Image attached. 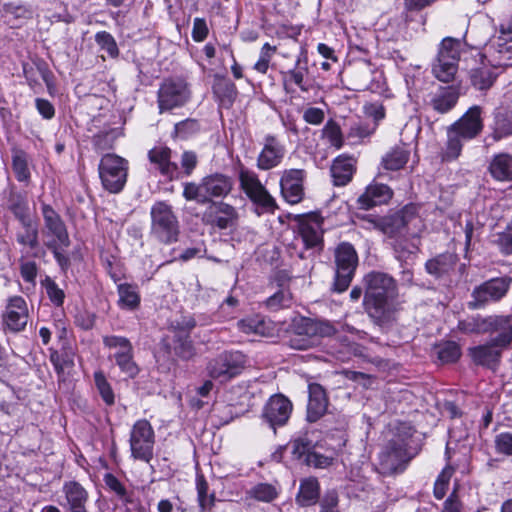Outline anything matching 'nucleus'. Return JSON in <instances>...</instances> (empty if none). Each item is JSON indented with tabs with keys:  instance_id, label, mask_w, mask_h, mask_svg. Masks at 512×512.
Masks as SVG:
<instances>
[{
	"instance_id": "nucleus-1",
	"label": "nucleus",
	"mask_w": 512,
	"mask_h": 512,
	"mask_svg": "<svg viewBox=\"0 0 512 512\" xmlns=\"http://www.w3.org/2000/svg\"><path fill=\"white\" fill-rule=\"evenodd\" d=\"M459 327L468 333H498L488 343L470 349L475 363L492 369L499 363L503 349L512 343V315L478 316L460 322Z\"/></svg>"
},
{
	"instance_id": "nucleus-2",
	"label": "nucleus",
	"mask_w": 512,
	"mask_h": 512,
	"mask_svg": "<svg viewBox=\"0 0 512 512\" xmlns=\"http://www.w3.org/2000/svg\"><path fill=\"white\" fill-rule=\"evenodd\" d=\"M364 281L366 312L377 323L388 321L396 310V281L392 276L382 272H371L365 276Z\"/></svg>"
},
{
	"instance_id": "nucleus-3",
	"label": "nucleus",
	"mask_w": 512,
	"mask_h": 512,
	"mask_svg": "<svg viewBox=\"0 0 512 512\" xmlns=\"http://www.w3.org/2000/svg\"><path fill=\"white\" fill-rule=\"evenodd\" d=\"M482 108L470 107L464 115L447 129V144L442 158L452 161L459 157L464 142L476 138L483 130Z\"/></svg>"
},
{
	"instance_id": "nucleus-4",
	"label": "nucleus",
	"mask_w": 512,
	"mask_h": 512,
	"mask_svg": "<svg viewBox=\"0 0 512 512\" xmlns=\"http://www.w3.org/2000/svg\"><path fill=\"white\" fill-rule=\"evenodd\" d=\"M294 331L289 338V346L296 350H307L319 344L320 338L332 336L336 330L326 320L301 318L294 322Z\"/></svg>"
},
{
	"instance_id": "nucleus-5",
	"label": "nucleus",
	"mask_w": 512,
	"mask_h": 512,
	"mask_svg": "<svg viewBox=\"0 0 512 512\" xmlns=\"http://www.w3.org/2000/svg\"><path fill=\"white\" fill-rule=\"evenodd\" d=\"M238 180L240 189L256 206L258 214L274 212L277 208L276 200L262 184L255 171L241 166L238 171Z\"/></svg>"
},
{
	"instance_id": "nucleus-6",
	"label": "nucleus",
	"mask_w": 512,
	"mask_h": 512,
	"mask_svg": "<svg viewBox=\"0 0 512 512\" xmlns=\"http://www.w3.org/2000/svg\"><path fill=\"white\" fill-rule=\"evenodd\" d=\"M462 51L460 39L445 37L439 44L436 60L432 66L433 75L442 82H450L458 71Z\"/></svg>"
},
{
	"instance_id": "nucleus-7",
	"label": "nucleus",
	"mask_w": 512,
	"mask_h": 512,
	"mask_svg": "<svg viewBox=\"0 0 512 512\" xmlns=\"http://www.w3.org/2000/svg\"><path fill=\"white\" fill-rule=\"evenodd\" d=\"M151 234L160 242L173 243L178 240L180 226L172 207L165 202H156L150 211Z\"/></svg>"
},
{
	"instance_id": "nucleus-8",
	"label": "nucleus",
	"mask_w": 512,
	"mask_h": 512,
	"mask_svg": "<svg viewBox=\"0 0 512 512\" xmlns=\"http://www.w3.org/2000/svg\"><path fill=\"white\" fill-rule=\"evenodd\" d=\"M42 215L44 219V244L53 252L55 258H60V250L70 245L66 226L59 214L50 205H42Z\"/></svg>"
},
{
	"instance_id": "nucleus-9",
	"label": "nucleus",
	"mask_w": 512,
	"mask_h": 512,
	"mask_svg": "<svg viewBox=\"0 0 512 512\" xmlns=\"http://www.w3.org/2000/svg\"><path fill=\"white\" fill-rule=\"evenodd\" d=\"M98 170L106 190L118 193L123 189L128 171V162L124 158L116 154H106L101 158Z\"/></svg>"
},
{
	"instance_id": "nucleus-10",
	"label": "nucleus",
	"mask_w": 512,
	"mask_h": 512,
	"mask_svg": "<svg viewBox=\"0 0 512 512\" xmlns=\"http://www.w3.org/2000/svg\"><path fill=\"white\" fill-rule=\"evenodd\" d=\"M131 456L135 460L149 463L153 458L155 434L154 430L146 419L138 420L132 426L130 432Z\"/></svg>"
},
{
	"instance_id": "nucleus-11",
	"label": "nucleus",
	"mask_w": 512,
	"mask_h": 512,
	"mask_svg": "<svg viewBox=\"0 0 512 512\" xmlns=\"http://www.w3.org/2000/svg\"><path fill=\"white\" fill-rule=\"evenodd\" d=\"M335 264L334 287L337 292H343L349 287L358 264V255L353 245L343 242L337 246Z\"/></svg>"
},
{
	"instance_id": "nucleus-12",
	"label": "nucleus",
	"mask_w": 512,
	"mask_h": 512,
	"mask_svg": "<svg viewBox=\"0 0 512 512\" xmlns=\"http://www.w3.org/2000/svg\"><path fill=\"white\" fill-rule=\"evenodd\" d=\"M246 363L245 355L239 351H226L213 358L207 365L208 375L226 382L239 375Z\"/></svg>"
},
{
	"instance_id": "nucleus-13",
	"label": "nucleus",
	"mask_w": 512,
	"mask_h": 512,
	"mask_svg": "<svg viewBox=\"0 0 512 512\" xmlns=\"http://www.w3.org/2000/svg\"><path fill=\"white\" fill-rule=\"evenodd\" d=\"M511 283L512 278L509 276L492 278L482 283L474 288L472 292L473 300L469 302V307L480 309L490 302L501 300L510 289Z\"/></svg>"
},
{
	"instance_id": "nucleus-14",
	"label": "nucleus",
	"mask_w": 512,
	"mask_h": 512,
	"mask_svg": "<svg viewBox=\"0 0 512 512\" xmlns=\"http://www.w3.org/2000/svg\"><path fill=\"white\" fill-rule=\"evenodd\" d=\"M187 83L181 79H167L158 90V107L160 113L184 106L190 98Z\"/></svg>"
},
{
	"instance_id": "nucleus-15",
	"label": "nucleus",
	"mask_w": 512,
	"mask_h": 512,
	"mask_svg": "<svg viewBox=\"0 0 512 512\" xmlns=\"http://www.w3.org/2000/svg\"><path fill=\"white\" fill-rule=\"evenodd\" d=\"M322 224L323 218L316 213L299 218L296 229V239H301L305 249H321Z\"/></svg>"
},
{
	"instance_id": "nucleus-16",
	"label": "nucleus",
	"mask_w": 512,
	"mask_h": 512,
	"mask_svg": "<svg viewBox=\"0 0 512 512\" xmlns=\"http://www.w3.org/2000/svg\"><path fill=\"white\" fill-rule=\"evenodd\" d=\"M406 446L407 443L404 439L389 442L388 446L380 453L382 473L393 474L404 470L407 462Z\"/></svg>"
},
{
	"instance_id": "nucleus-17",
	"label": "nucleus",
	"mask_w": 512,
	"mask_h": 512,
	"mask_svg": "<svg viewBox=\"0 0 512 512\" xmlns=\"http://www.w3.org/2000/svg\"><path fill=\"white\" fill-rule=\"evenodd\" d=\"M291 401L282 394H276L269 398L263 409V419L274 430L277 426L287 423L292 413Z\"/></svg>"
},
{
	"instance_id": "nucleus-18",
	"label": "nucleus",
	"mask_w": 512,
	"mask_h": 512,
	"mask_svg": "<svg viewBox=\"0 0 512 512\" xmlns=\"http://www.w3.org/2000/svg\"><path fill=\"white\" fill-rule=\"evenodd\" d=\"M285 146L274 135L264 137L263 148L261 149L256 166L259 170L267 171L279 166L285 156Z\"/></svg>"
},
{
	"instance_id": "nucleus-19",
	"label": "nucleus",
	"mask_w": 512,
	"mask_h": 512,
	"mask_svg": "<svg viewBox=\"0 0 512 512\" xmlns=\"http://www.w3.org/2000/svg\"><path fill=\"white\" fill-rule=\"evenodd\" d=\"M305 171L302 169L284 170L280 178V189L283 198L290 204L299 203L304 195L303 181Z\"/></svg>"
},
{
	"instance_id": "nucleus-20",
	"label": "nucleus",
	"mask_w": 512,
	"mask_h": 512,
	"mask_svg": "<svg viewBox=\"0 0 512 512\" xmlns=\"http://www.w3.org/2000/svg\"><path fill=\"white\" fill-rule=\"evenodd\" d=\"M66 503L63 505L67 512H88V491L76 481L65 482L62 488Z\"/></svg>"
},
{
	"instance_id": "nucleus-21",
	"label": "nucleus",
	"mask_w": 512,
	"mask_h": 512,
	"mask_svg": "<svg viewBox=\"0 0 512 512\" xmlns=\"http://www.w3.org/2000/svg\"><path fill=\"white\" fill-rule=\"evenodd\" d=\"M233 187V182L229 176L215 173L208 175L202 179V188L206 198V203L212 198L227 196Z\"/></svg>"
},
{
	"instance_id": "nucleus-22",
	"label": "nucleus",
	"mask_w": 512,
	"mask_h": 512,
	"mask_svg": "<svg viewBox=\"0 0 512 512\" xmlns=\"http://www.w3.org/2000/svg\"><path fill=\"white\" fill-rule=\"evenodd\" d=\"M209 222L219 229H227L234 226L238 219V213L232 205L225 202H214L207 213Z\"/></svg>"
},
{
	"instance_id": "nucleus-23",
	"label": "nucleus",
	"mask_w": 512,
	"mask_h": 512,
	"mask_svg": "<svg viewBox=\"0 0 512 512\" xmlns=\"http://www.w3.org/2000/svg\"><path fill=\"white\" fill-rule=\"evenodd\" d=\"M27 306L20 296L10 298L4 316V322L12 331L22 330L27 323Z\"/></svg>"
},
{
	"instance_id": "nucleus-24",
	"label": "nucleus",
	"mask_w": 512,
	"mask_h": 512,
	"mask_svg": "<svg viewBox=\"0 0 512 512\" xmlns=\"http://www.w3.org/2000/svg\"><path fill=\"white\" fill-rule=\"evenodd\" d=\"M150 164L163 176L172 179L178 172L177 165L171 161V150L165 146L152 148L148 153Z\"/></svg>"
},
{
	"instance_id": "nucleus-25",
	"label": "nucleus",
	"mask_w": 512,
	"mask_h": 512,
	"mask_svg": "<svg viewBox=\"0 0 512 512\" xmlns=\"http://www.w3.org/2000/svg\"><path fill=\"white\" fill-rule=\"evenodd\" d=\"M308 391L307 418L310 422H315L326 412L328 399L324 388L320 384H310Z\"/></svg>"
},
{
	"instance_id": "nucleus-26",
	"label": "nucleus",
	"mask_w": 512,
	"mask_h": 512,
	"mask_svg": "<svg viewBox=\"0 0 512 512\" xmlns=\"http://www.w3.org/2000/svg\"><path fill=\"white\" fill-rule=\"evenodd\" d=\"M392 197L391 189L384 184L369 185L365 192L358 198L362 209H370L374 206L387 203Z\"/></svg>"
},
{
	"instance_id": "nucleus-27",
	"label": "nucleus",
	"mask_w": 512,
	"mask_h": 512,
	"mask_svg": "<svg viewBox=\"0 0 512 512\" xmlns=\"http://www.w3.org/2000/svg\"><path fill=\"white\" fill-rule=\"evenodd\" d=\"M238 329L249 336L266 337L272 334L271 322L261 315L245 317L237 322Z\"/></svg>"
},
{
	"instance_id": "nucleus-28",
	"label": "nucleus",
	"mask_w": 512,
	"mask_h": 512,
	"mask_svg": "<svg viewBox=\"0 0 512 512\" xmlns=\"http://www.w3.org/2000/svg\"><path fill=\"white\" fill-rule=\"evenodd\" d=\"M488 170L497 181H512V155L504 152L494 155Z\"/></svg>"
},
{
	"instance_id": "nucleus-29",
	"label": "nucleus",
	"mask_w": 512,
	"mask_h": 512,
	"mask_svg": "<svg viewBox=\"0 0 512 512\" xmlns=\"http://www.w3.org/2000/svg\"><path fill=\"white\" fill-rule=\"evenodd\" d=\"M308 72L307 57L305 54H301L296 60L295 68L283 73V82L285 87L290 83H294L301 91L308 92L309 87L304 82Z\"/></svg>"
},
{
	"instance_id": "nucleus-30",
	"label": "nucleus",
	"mask_w": 512,
	"mask_h": 512,
	"mask_svg": "<svg viewBox=\"0 0 512 512\" xmlns=\"http://www.w3.org/2000/svg\"><path fill=\"white\" fill-rule=\"evenodd\" d=\"M354 172L353 159L349 157H337L331 166V175L334 185L344 186L352 178Z\"/></svg>"
},
{
	"instance_id": "nucleus-31",
	"label": "nucleus",
	"mask_w": 512,
	"mask_h": 512,
	"mask_svg": "<svg viewBox=\"0 0 512 512\" xmlns=\"http://www.w3.org/2000/svg\"><path fill=\"white\" fill-rule=\"evenodd\" d=\"M495 70L496 68L490 67L484 63L471 69L470 80L472 85L479 90L490 88L497 77Z\"/></svg>"
},
{
	"instance_id": "nucleus-32",
	"label": "nucleus",
	"mask_w": 512,
	"mask_h": 512,
	"mask_svg": "<svg viewBox=\"0 0 512 512\" xmlns=\"http://www.w3.org/2000/svg\"><path fill=\"white\" fill-rule=\"evenodd\" d=\"M319 492L318 480L313 477L306 478L300 483L296 500L301 506L314 505L319 499Z\"/></svg>"
},
{
	"instance_id": "nucleus-33",
	"label": "nucleus",
	"mask_w": 512,
	"mask_h": 512,
	"mask_svg": "<svg viewBox=\"0 0 512 512\" xmlns=\"http://www.w3.org/2000/svg\"><path fill=\"white\" fill-rule=\"evenodd\" d=\"M12 169L19 182L28 184L31 178L30 158L26 152L14 149L12 152Z\"/></svg>"
},
{
	"instance_id": "nucleus-34",
	"label": "nucleus",
	"mask_w": 512,
	"mask_h": 512,
	"mask_svg": "<svg viewBox=\"0 0 512 512\" xmlns=\"http://www.w3.org/2000/svg\"><path fill=\"white\" fill-rule=\"evenodd\" d=\"M21 229L16 234L17 242L23 246H27L30 249H34L38 246V222L35 218L20 222Z\"/></svg>"
},
{
	"instance_id": "nucleus-35",
	"label": "nucleus",
	"mask_w": 512,
	"mask_h": 512,
	"mask_svg": "<svg viewBox=\"0 0 512 512\" xmlns=\"http://www.w3.org/2000/svg\"><path fill=\"white\" fill-rule=\"evenodd\" d=\"M409 156L410 152L406 147H394L382 157L381 165L385 170L396 171L406 165Z\"/></svg>"
},
{
	"instance_id": "nucleus-36",
	"label": "nucleus",
	"mask_w": 512,
	"mask_h": 512,
	"mask_svg": "<svg viewBox=\"0 0 512 512\" xmlns=\"http://www.w3.org/2000/svg\"><path fill=\"white\" fill-rule=\"evenodd\" d=\"M456 264V257L453 254H441L426 263V270L429 274L440 277L449 273Z\"/></svg>"
},
{
	"instance_id": "nucleus-37",
	"label": "nucleus",
	"mask_w": 512,
	"mask_h": 512,
	"mask_svg": "<svg viewBox=\"0 0 512 512\" xmlns=\"http://www.w3.org/2000/svg\"><path fill=\"white\" fill-rule=\"evenodd\" d=\"M458 101V93L452 88H445L431 100L432 107L439 113L451 110Z\"/></svg>"
},
{
	"instance_id": "nucleus-38",
	"label": "nucleus",
	"mask_w": 512,
	"mask_h": 512,
	"mask_svg": "<svg viewBox=\"0 0 512 512\" xmlns=\"http://www.w3.org/2000/svg\"><path fill=\"white\" fill-rule=\"evenodd\" d=\"M370 223L375 229L389 237L395 236L404 225L403 219L397 215L372 219Z\"/></svg>"
},
{
	"instance_id": "nucleus-39",
	"label": "nucleus",
	"mask_w": 512,
	"mask_h": 512,
	"mask_svg": "<svg viewBox=\"0 0 512 512\" xmlns=\"http://www.w3.org/2000/svg\"><path fill=\"white\" fill-rule=\"evenodd\" d=\"M119 306L124 309L134 310L140 304V296L137 287L123 283L118 285Z\"/></svg>"
},
{
	"instance_id": "nucleus-40",
	"label": "nucleus",
	"mask_w": 512,
	"mask_h": 512,
	"mask_svg": "<svg viewBox=\"0 0 512 512\" xmlns=\"http://www.w3.org/2000/svg\"><path fill=\"white\" fill-rule=\"evenodd\" d=\"M50 361L58 376L63 377L67 370L74 367V353L68 350H53L50 353Z\"/></svg>"
},
{
	"instance_id": "nucleus-41",
	"label": "nucleus",
	"mask_w": 512,
	"mask_h": 512,
	"mask_svg": "<svg viewBox=\"0 0 512 512\" xmlns=\"http://www.w3.org/2000/svg\"><path fill=\"white\" fill-rule=\"evenodd\" d=\"M494 137L500 139L512 135V112L497 111L494 121Z\"/></svg>"
},
{
	"instance_id": "nucleus-42",
	"label": "nucleus",
	"mask_w": 512,
	"mask_h": 512,
	"mask_svg": "<svg viewBox=\"0 0 512 512\" xmlns=\"http://www.w3.org/2000/svg\"><path fill=\"white\" fill-rule=\"evenodd\" d=\"M491 47L500 54H512V21L502 24L500 34L491 44Z\"/></svg>"
},
{
	"instance_id": "nucleus-43",
	"label": "nucleus",
	"mask_w": 512,
	"mask_h": 512,
	"mask_svg": "<svg viewBox=\"0 0 512 512\" xmlns=\"http://www.w3.org/2000/svg\"><path fill=\"white\" fill-rule=\"evenodd\" d=\"M10 202V209L19 222H25L34 218L31 215L28 201L24 196L20 194L13 195Z\"/></svg>"
},
{
	"instance_id": "nucleus-44",
	"label": "nucleus",
	"mask_w": 512,
	"mask_h": 512,
	"mask_svg": "<svg viewBox=\"0 0 512 512\" xmlns=\"http://www.w3.org/2000/svg\"><path fill=\"white\" fill-rule=\"evenodd\" d=\"M113 358L120 368L121 372L129 378H135L139 373V368L133 359V352L114 353Z\"/></svg>"
},
{
	"instance_id": "nucleus-45",
	"label": "nucleus",
	"mask_w": 512,
	"mask_h": 512,
	"mask_svg": "<svg viewBox=\"0 0 512 512\" xmlns=\"http://www.w3.org/2000/svg\"><path fill=\"white\" fill-rule=\"evenodd\" d=\"M291 448L293 457L306 464L307 456L312 452L314 448H316V445H314L312 441L308 439V437L303 436L293 440L291 443Z\"/></svg>"
},
{
	"instance_id": "nucleus-46",
	"label": "nucleus",
	"mask_w": 512,
	"mask_h": 512,
	"mask_svg": "<svg viewBox=\"0 0 512 512\" xmlns=\"http://www.w3.org/2000/svg\"><path fill=\"white\" fill-rule=\"evenodd\" d=\"M437 354L442 363H452L459 359L461 350L457 343L448 341L438 346Z\"/></svg>"
},
{
	"instance_id": "nucleus-47",
	"label": "nucleus",
	"mask_w": 512,
	"mask_h": 512,
	"mask_svg": "<svg viewBox=\"0 0 512 512\" xmlns=\"http://www.w3.org/2000/svg\"><path fill=\"white\" fill-rule=\"evenodd\" d=\"M103 481L106 487L115 493L123 502L131 503V495L127 492L125 486L120 482V480L113 475L112 473H106L104 475Z\"/></svg>"
},
{
	"instance_id": "nucleus-48",
	"label": "nucleus",
	"mask_w": 512,
	"mask_h": 512,
	"mask_svg": "<svg viewBox=\"0 0 512 512\" xmlns=\"http://www.w3.org/2000/svg\"><path fill=\"white\" fill-rule=\"evenodd\" d=\"M323 137L328 140L331 146L340 149L343 145V136L340 126L333 120H329L323 130Z\"/></svg>"
},
{
	"instance_id": "nucleus-49",
	"label": "nucleus",
	"mask_w": 512,
	"mask_h": 512,
	"mask_svg": "<svg viewBox=\"0 0 512 512\" xmlns=\"http://www.w3.org/2000/svg\"><path fill=\"white\" fill-rule=\"evenodd\" d=\"M248 494L251 498L262 502H271L277 497L275 487L267 483L257 484L249 490Z\"/></svg>"
},
{
	"instance_id": "nucleus-50",
	"label": "nucleus",
	"mask_w": 512,
	"mask_h": 512,
	"mask_svg": "<svg viewBox=\"0 0 512 512\" xmlns=\"http://www.w3.org/2000/svg\"><path fill=\"white\" fill-rule=\"evenodd\" d=\"M94 380H95V385H96L103 401L107 405L114 404V400H115L114 392H113L110 384L108 383L106 377L104 376V374L101 371L95 372Z\"/></svg>"
},
{
	"instance_id": "nucleus-51",
	"label": "nucleus",
	"mask_w": 512,
	"mask_h": 512,
	"mask_svg": "<svg viewBox=\"0 0 512 512\" xmlns=\"http://www.w3.org/2000/svg\"><path fill=\"white\" fill-rule=\"evenodd\" d=\"M103 344L109 349H115V353H130L133 352V347L129 339L123 336H104Z\"/></svg>"
},
{
	"instance_id": "nucleus-52",
	"label": "nucleus",
	"mask_w": 512,
	"mask_h": 512,
	"mask_svg": "<svg viewBox=\"0 0 512 512\" xmlns=\"http://www.w3.org/2000/svg\"><path fill=\"white\" fill-rule=\"evenodd\" d=\"M495 452L512 458V432H501L494 437Z\"/></svg>"
},
{
	"instance_id": "nucleus-53",
	"label": "nucleus",
	"mask_w": 512,
	"mask_h": 512,
	"mask_svg": "<svg viewBox=\"0 0 512 512\" xmlns=\"http://www.w3.org/2000/svg\"><path fill=\"white\" fill-rule=\"evenodd\" d=\"M275 53L276 47L271 46L269 43H265L260 50L259 59L254 64V70L261 74H265L268 71L270 61Z\"/></svg>"
},
{
	"instance_id": "nucleus-54",
	"label": "nucleus",
	"mask_w": 512,
	"mask_h": 512,
	"mask_svg": "<svg viewBox=\"0 0 512 512\" xmlns=\"http://www.w3.org/2000/svg\"><path fill=\"white\" fill-rule=\"evenodd\" d=\"M95 41L109 56L116 57L118 55L119 51L116 41L110 33L106 31L96 33Z\"/></svg>"
},
{
	"instance_id": "nucleus-55",
	"label": "nucleus",
	"mask_w": 512,
	"mask_h": 512,
	"mask_svg": "<svg viewBox=\"0 0 512 512\" xmlns=\"http://www.w3.org/2000/svg\"><path fill=\"white\" fill-rule=\"evenodd\" d=\"M197 494L200 508L210 509L214 503V495H208V484L203 478L197 479Z\"/></svg>"
},
{
	"instance_id": "nucleus-56",
	"label": "nucleus",
	"mask_w": 512,
	"mask_h": 512,
	"mask_svg": "<svg viewBox=\"0 0 512 512\" xmlns=\"http://www.w3.org/2000/svg\"><path fill=\"white\" fill-rule=\"evenodd\" d=\"M42 285L46 289V293L56 306H61L64 302L65 294L62 289L49 277L42 282Z\"/></svg>"
},
{
	"instance_id": "nucleus-57",
	"label": "nucleus",
	"mask_w": 512,
	"mask_h": 512,
	"mask_svg": "<svg viewBox=\"0 0 512 512\" xmlns=\"http://www.w3.org/2000/svg\"><path fill=\"white\" fill-rule=\"evenodd\" d=\"M183 196L188 201H197L198 203L205 204L206 198L204 189L202 188V181L199 184L186 183L183 190Z\"/></svg>"
},
{
	"instance_id": "nucleus-58",
	"label": "nucleus",
	"mask_w": 512,
	"mask_h": 512,
	"mask_svg": "<svg viewBox=\"0 0 512 512\" xmlns=\"http://www.w3.org/2000/svg\"><path fill=\"white\" fill-rule=\"evenodd\" d=\"M290 301V293L284 290H280L267 299L266 305L272 310H277L283 307H288Z\"/></svg>"
},
{
	"instance_id": "nucleus-59",
	"label": "nucleus",
	"mask_w": 512,
	"mask_h": 512,
	"mask_svg": "<svg viewBox=\"0 0 512 512\" xmlns=\"http://www.w3.org/2000/svg\"><path fill=\"white\" fill-rule=\"evenodd\" d=\"M332 462L333 457L331 455H323L319 453L316 448H314L306 458V465L315 468H327Z\"/></svg>"
},
{
	"instance_id": "nucleus-60",
	"label": "nucleus",
	"mask_w": 512,
	"mask_h": 512,
	"mask_svg": "<svg viewBox=\"0 0 512 512\" xmlns=\"http://www.w3.org/2000/svg\"><path fill=\"white\" fill-rule=\"evenodd\" d=\"M303 119L310 125H320L325 119V112L318 107H308L303 112Z\"/></svg>"
},
{
	"instance_id": "nucleus-61",
	"label": "nucleus",
	"mask_w": 512,
	"mask_h": 512,
	"mask_svg": "<svg viewBox=\"0 0 512 512\" xmlns=\"http://www.w3.org/2000/svg\"><path fill=\"white\" fill-rule=\"evenodd\" d=\"M375 130V125H373V127H370V125L362 122V121H358V122H355L353 125H351L350 127V131H349V136H352V137H357V138H365V137H368L369 135H371Z\"/></svg>"
},
{
	"instance_id": "nucleus-62",
	"label": "nucleus",
	"mask_w": 512,
	"mask_h": 512,
	"mask_svg": "<svg viewBox=\"0 0 512 512\" xmlns=\"http://www.w3.org/2000/svg\"><path fill=\"white\" fill-rule=\"evenodd\" d=\"M22 278L29 283H35L37 276V265L33 261H26L21 264L20 268Z\"/></svg>"
},
{
	"instance_id": "nucleus-63",
	"label": "nucleus",
	"mask_w": 512,
	"mask_h": 512,
	"mask_svg": "<svg viewBox=\"0 0 512 512\" xmlns=\"http://www.w3.org/2000/svg\"><path fill=\"white\" fill-rule=\"evenodd\" d=\"M197 165V156L192 151H185L181 156V166L186 175H190Z\"/></svg>"
},
{
	"instance_id": "nucleus-64",
	"label": "nucleus",
	"mask_w": 512,
	"mask_h": 512,
	"mask_svg": "<svg viewBox=\"0 0 512 512\" xmlns=\"http://www.w3.org/2000/svg\"><path fill=\"white\" fill-rule=\"evenodd\" d=\"M497 244L503 254L510 255L512 254V235L511 233H507L504 231L499 234L497 239Z\"/></svg>"
}]
</instances>
